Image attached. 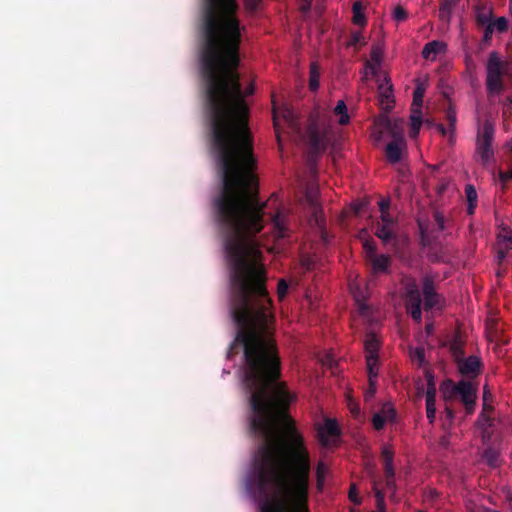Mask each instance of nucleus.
<instances>
[{"instance_id":"052dcab7","label":"nucleus","mask_w":512,"mask_h":512,"mask_svg":"<svg viewBox=\"0 0 512 512\" xmlns=\"http://www.w3.org/2000/svg\"><path fill=\"white\" fill-rule=\"evenodd\" d=\"M477 206V203H468V207H467V213L469 215H473L474 212H475V208Z\"/></svg>"},{"instance_id":"a18cd8bd","label":"nucleus","mask_w":512,"mask_h":512,"mask_svg":"<svg viewBox=\"0 0 512 512\" xmlns=\"http://www.w3.org/2000/svg\"><path fill=\"white\" fill-rule=\"evenodd\" d=\"M459 0H442L440 7L444 8V10H451L456 7Z\"/></svg>"},{"instance_id":"cd10ccee","label":"nucleus","mask_w":512,"mask_h":512,"mask_svg":"<svg viewBox=\"0 0 512 512\" xmlns=\"http://www.w3.org/2000/svg\"><path fill=\"white\" fill-rule=\"evenodd\" d=\"M325 475H326V467L322 462H320L317 465V469H316L317 489L319 491H321L323 489Z\"/></svg>"},{"instance_id":"774afa93","label":"nucleus","mask_w":512,"mask_h":512,"mask_svg":"<svg viewBox=\"0 0 512 512\" xmlns=\"http://www.w3.org/2000/svg\"><path fill=\"white\" fill-rule=\"evenodd\" d=\"M359 211H360V206L355 207V212L359 213Z\"/></svg>"},{"instance_id":"473e14b6","label":"nucleus","mask_w":512,"mask_h":512,"mask_svg":"<svg viewBox=\"0 0 512 512\" xmlns=\"http://www.w3.org/2000/svg\"><path fill=\"white\" fill-rule=\"evenodd\" d=\"M386 423L385 417L381 413H375L372 417V424L374 429L382 430Z\"/></svg>"},{"instance_id":"bf43d9fd","label":"nucleus","mask_w":512,"mask_h":512,"mask_svg":"<svg viewBox=\"0 0 512 512\" xmlns=\"http://www.w3.org/2000/svg\"><path fill=\"white\" fill-rule=\"evenodd\" d=\"M386 486L388 489H395V479L394 477H386Z\"/></svg>"},{"instance_id":"e2e57ef3","label":"nucleus","mask_w":512,"mask_h":512,"mask_svg":"<svg viewBox=\"0 0 512 512\" xmlns=\"http://www.w3.org/2000/svg\"><path fill=\"white\" fill-rule=\"evenodd\" d=\"M367 236H368V232H367L365 229H363V230H361V231L359 232V238L362 240V242H363L365 239H368V238H367Z\"/></svg>"},{"instance_id":"2eb2a0df","label":"nucleus","mask_w":512,"mask_h":512,"mask_svg":"<svg viewBox=\"0 0 512 512\" xmlns=\"http://www.w3.org/2000/svg\"><path fill=\"white\" fill-rule=\"evenodd\" d=\"M476 20L480 25L491 23L493 9L492 6L486 2H480L475 7Z\"/></svg>"},{"instance_id":"39448f33","label":"nucleus","mask_w":512,"mask_h":512,"mask_svg":"<svg viewBox=\"0 0 512 512\" xmlns=\"http://www.w3.org/2000/svg\"><path fill=\"white\" fill-rule=\"evenodd\" d=\"M306 143L312 155L319 154L326 150L328 141L326 131H321L316 121H312L306 130Z\"/></svg>"},{"instance_id":"c756f323","label":"nucleus","mask_w":512,"mask_h":512,"mask_svg":"<svg viewBox=\"0 0 512 512\" xmlns=\"http://www.w3.org/2000/svg\"><path fill=\"white\" fill-rule=\"evenodd\" d=\"M363 248L365 250L366 259L370 258L371 256L377 254L376 253V245L372 238L365 239L363 241Z\"/></svg>"},{"instance_id":"4d7b16f0","label":"nucleus","mask_w":512,"mask_h":512,"mask_svg":"<svg viewBox=\"0 0 512 512\" xmlns=\"http://www.w3.org/2000/svg\"><path fill=\"white\" fill-rule=\"evenodd\" d=\"M351 413L357 417L360 414V407L356 403H349Z\"/></svg>"},{"instance_id":"ea45409f","label":"nucleus","mask_w":512,"mask_h":512,"mask_svg":"<svg viewBox=\"0 0 512 512\" xmlns=\"http://www.w3.org/2000/svg\"><path fill=\"white\" fill-rule=\"evenodd\" d=\"M499 246L505 248L506 250H512V236L511 235H503L499 236Z\"/></svg>"},{"instance_id":"69168bd1","label":"nucleus","mask_w":512,"mask_h":512,"mask_svg":"<svg viewBox=\"0 0 512 512\" xmlns=\"http://www.w3.org/2000/svg\"><path fill=\"white\" fill-rule=\"evenodd\" d=\"M254 92V87L253 86H250L247 88L246 90V95H249V94H252Z\"/></svg>"},{"instance_id":"f257e3e1","label":"nucleus","mask_w":512,"mask_h":512,"mask_svg":"<svg viewBox=\"0 0 512 512\" xmlns=\"http://www.w3.org/2000/svg\"><path fill=\"white\" fill-rule=\"evenodd\" d=\"M402 124L403 121H393L387 116L380 117L376 122L379 128L378 140L382 137L383 133H389L393 138L385 148L386 158L392 164L398 163L401 160L403 147L405 146Z\"/></svg>"},{"instance_id":"e433bc0d","label":"nucleus","mask_w":512,"mask_h":512,"mask_svg":"<svg viewBox=\"0 0 512 512\" xmlns=\"http://www.w3.org/2000/svg\"><path fill=\"white\" fill-rule=\"evenodd\" d=\"M445 423H444V426L446 425H449L451 426L454 419H455V412L453 410V408L448 404V402H446V406H445Z\"/></svg>"},{"instance_id":"338daca9","label":"nucleus","mask_w":512,"mask_h":512,"mask_svg":"<svg viewBox=\"0 0 512 512\" xmlns=\"http://www.w3.org/2000/svg\"><path fill=\"white\" fill-rule=\"evenodd\" d=\"M509 9H510V13L512 14V0H510Z\"/></svg>"},{"instance_id":"a211bd4d","label":"nucleus","mask_w":512,"mask_h":512,"mask_svg":"<svg viewBox=\"0 0 512 512\" xmlns=\"http://www.w3.org/2000/svg\"><path fill=\"white\" fill-rule=\"evenodd\" d=\"M272 222L274 228V237L277 240L284 239L288 236V229L280 214L275 215Z\"/></svg>"},{"instance_id":"72a5a7b5","label":"nucleus","mask_w":512,"mask_h":512,"mask_svg":"<svg viewBox=\"0 0 512 512\" xmlns=\"http://www.w3.org/2000/svg\"><path fill=\"white\" fill-rule=\"evenodd\" d=\"M494 29L502 33L508 29V20L505 17H499L496 21L492 22Z\"/></svg>"},{"instance_id":"603ef678","label":"nucleus","mask_w":512,"mask_h":512,"mask_svg":"<svg viewBox=\"0 0 512 512\" xmlns=\"http://www.w3.org/2000/svg\"><path fill=\"white\" fill-rule=\"evenodd\" d=\"M493 31H494V27H493V24L492 22L491 23H487L486 24V28L484 30V39L487 41L489 39H491V36L493 34Z\"/></svg>"},{"instance_id":"6e6d98bb","label":"nucleus","mask_w":512,"mask_h":512,"mask_svg":"<svg viewBox=\"0 0 512 512\" xmlns=\"http://www.w3.org/2000/svg\"><path fill=\"white\" fill-rule=\"evenodd\" d=\"M261 0H245L248 9L255 10L259 6Z\"/></svg>"},{"instance_id":"f8f14e48","label":"nucleus","mask_w":512,"mask_h":512,"mask_svg":"<svg viewBox=\"0 0 512 512\" xmlns=\"http://www.w3.org/2000/svg\"><path fill=\"white\" fill-rule=\"evenodd\" d=\"M464 345L465 341L460 330H456L448 345L455 361L465 356Z\"/></svg>"},{"instance_id":"b1692460","label":"nucleus","mask_w":512,"mask_h":512,"mask_svg":"<svg viewBox=\"0 0 512 512\" xmlns=\"http://www.w3.org/2000/svg\"><path fill=\"white\" fill-rule=\"evenodd\" d=\"M353 22L357 25H365L366 20L365 16L362 12V6L361 3L356 2L353 4Z\"/></svg>"},{"instance_id":"bb28decb","label":"nucleus","mask_w":512,"mask_h":512,"mask_svg":"<svg viewBox=\"0 0 512 512\" xmlns=\"http://www.w3.org/2000/svg\"><path fill=\"white\" fill-rule=\"evenodd\" d=\"M446 120L448 122L449 132L452 134L455 131L456 128V111L452 106H449L446 111Z\"/></svg>"},{"instance_id":"864d4df0","label":"nucleus","mask_w":512,"mask_h":512,"mask_svg":"<svg viewBox=\"0 0 512 512\" xmlns=\"http://www.w3.org/2000/svg\"><path fill=\"white\" fill-rule=\"evenodd\" d=\"M389 206H390V201L387 200V199H382L379 202V209H380L381 214H384L385 212H388Z\"/></svg>"},{"instance_id":"2f4dec72","label":"nucleus","mask_w":512,"mask_h":512,"mask_svg":"<svg viewBox=\"0 0 512 512\" xmlns=\"http://www.w3.org/2000/svg\"><path fill=\"white\" fill-rule=\"evenodd\" d=\"M465 195L468 203H477V192L473 185L468 184L465 187Z\"/></svg>"},{"instance_id":"9d476101","label":"nucleus","mask_w":512,"mask_h":512,"mask_svg":"<svg viewBox=\"0 0 512 512\" xmlns=\"http://www.w3.org/2000/svg\"><path fill=\"white\" fill-rule=\"evenodd\" d=\"M384 82L385 83H381L378 87L379 103L383 110L389 112L394 105L393 89L389 79L385 78Z\"/></svg>"},{"instance_id":"680f3d73","label":"nucleus","mask_w":512,"mask_h":512,"mask_svg":"<svg viewBox=\"0 0 512 512\" xmlns=\"http://www.w3.org/2000/svg\"><path fill=\"white\" fill-rule=\"evenodd\" d=\"M437 130L442 135H446L447 134V129L445 128V126L443 124H437Z\"/></svg>"},{"instance_id":"aec40b11","label":"nucleus","mask_w":512,"mask_h":512,"mask_svg":"<svg viewBox=\"0 0 512 512\" xmlns=\"http://www.w3.org/2000/svg\"><path fill=\"white\" fill-rule=\"evenodd\" d=\"M320 85V70L316 63L310 66L309 88L311 91H316Z\"/></svg>"},{"instance_id":"f03ea898","label":"nucleus","mask_w":512,"mask_h":512,"mask_svg":"<svg viewBox=\"0 0 512 512\" xmlns=\"http://www.w3.org/2000/svg\"><path fill=\"white\" fill-rule=\"evenodd\" d=\"M440 391L446 402L455 399L461 400L467 415H472L476 407V389L473 384L466 380H460L458 383L451 379H446L440 386Z\"/></svg>"},{"instance_id":"1a4fd4ad","label":"nucleus","mask_w":512,"mask_h":512,"mask_svg":"<svg viewBox=\"0 0 512 512\" xmlns=\"http://www.w3.org/2000/svg\"><path fill=\"white\" fill-rule=\"evenodd\" d=\"M459 372L467 377H476L480 373L482 363L476 356H469L468 358H461L455 361Z\"/></svg>"},{"instance_id":"f3484780","label":"nucleus","mask_w":512,"mask_h":512,"mask_svg":"<svg viewBox=\"0 0 512 512\" xmlns=\"http://www.w3.org/2000/svg\"><path fill=\"white\" fill-rule=\"evenodd\" d=\"M375 235L382 240L384 244H388L391 241L396 240V235L392 231V227L380 225V223H377L376 225Z\"/></svg>"},{"instance_id":"c03bdc74","label":"nucleus","mask_w":512,"mask_h":512,"mask_svg":"<svg viewBox=\"0 0 512 512\" xmlns=\"http://www.w3.org/2000/svg\"><path fill=\"white\" fill-rule=\"evenodd\" d=\"M364 44V37L360 32H355L351 36L350 45L357 46Z\"/></svg>"},{"instance_id":"de8ad7c7","label":"nucleus","mask_w":512,"mask_h":512,"mask_svg":"<svg viewBox=\"0 0 512 512\" xmlns=\"http://www.w3.org/2000/svg\"><path fill=\"white\" fill-rule=\"evenodd\" d=\"M381 221L382 223H380V225H387L389 227H392L394 225L393 217L389 214V212L381 214Z\"/></svg>"},{"instance_id":"5fc2aeb1","label":"nucleus","mask_w":512,"mask_h":512,"mask_svg":"<svg viewBox=\"0 0 512 512\" xmlns=\"http://www.w3.org/2000/svg\"><path fill=\"white\" fill-rule=\"evenodd\" d=\"M499 179L503 183L511 180L512 179V169L507 172H500Z\"/></svg>"},{"instance_id":"ddd939ff","label":"nucleus","mask_w":512,"mask_h":512,"mask_svg":"<svg viewBox=\"0 0 512 512\" xmlns=\"http://www.w3.org/2000/svg\"><path fill=\"white\" fill-rule=\"evenodd\" d=\"M340 435V428L336 420L326 419L324 425L319 430L320 441L323 445L328 444V436L336 437Z\"/></svg>"},{"instance_id":"8fccbe9b","label":"nucleus","mask_w":512,"mask_h":512,"mask_svg":"<svg viewBox=\"0 0 512 512\" xmlns=\"http://www.w3.org/2000/svg\"><path fill=\"white\" fill-rule=\"evenodd\" d=\"M384 473H385V477H394L395 476L393 463L384 464Z\"/></svg>"},{"instance_id":"3c124183","label":"nucleus","mask_w":512,"mask_h":512,"mask_svg":"<svg viewBox=\"0 0 512 512\" xmlns=\"http://www.w3.org/2000/svg\"><path fill=\"white\" fill-rule=\"evenodd\" d=\"M508 251L509 250H506L505 248L499 246L497 251V260L499 264H501L502 261L506 258Z\"/></svg>"},{"instance_id":"393cba45","label":"nucleus","mask_w":512,"mask_h":512,"mask_svg":"<svg viewBox=\"0 0 512 512\" xmlns=\"http://www.w3.org/2000/svg\"><path fill=\"white\" fill-rule=\"evenodd\" d=\"M425 398L426 404H436V388L432 377L428 380Z\"/></svg>"},{"instance_id":"4be33fe9","label":"nucleus","mask_w":512,"mask_h":512,"mask_svg":"<svg viewBox=\"0 0 512 512\" xmlns=\"http://www.w3.org/2000/svg\"><path fill=\"white\" fill-rule=\"evenodd\" d=\"M381 62V51L377 47H373L370 53V60L367 61V68L371 69L372 73L376 72V69L379 67Z\"/></svg>"},{"instance_id":"20e7f679","label":"nucleus","mask_w":512,"mask_h":512,"mask_svg":"<svg viewBox=\"0 0 512 512\" xmlns=\"http://www.w3.org/2000/svg\"><path fill=\"white\" fill-rule=\"evenodd\" d=\"M486 90L489 95L499 94L504 89V63L496 52L489 54L487 62Z\"/></svg>"},{"instance_id":"412c9836","label":"nucleus","mask_w":512,"mask_h":512,"mask_svg":"<svg viewBox=\"0 0 512 512\" xmlns=\"http://www.w3.org/2000/svg\"><path fill=\"white\" fill-rule=\"evenodd\" d=\"M411 137H416L420 131L422 125V116L421 110L415 109L413 110V114L411 115Z\"/></svg>"},{"instance_id":"a878e982","label":"nucleus","mask_w":512,"mask_h":512,"mask_svg":"<svg viewBox=\"0 0 512 512\" xmlns=\"http://www.w3.org/2000/svg\"><path fill=\"white\" fill-rule=\"evenodd\" d=\"M379 413L385 417L386 422H393L396 418V411L391 403H384Z\"/></svg>"},{"instance_id":"9b49d317","label":"nucleus","mask_w":512,"mask_h":512,"mask_svg":"<svg viewBox=\"0 0 512 512\" xmlns=\"http://www.w3.org/2000/svg\"><path fill=\"white\" fill-rule=\"evenodd\" d=\"M370 263L373 273H387L391 265V257L389 255H373L367 259Z\"/></svg>"},{"instance_id":"0e129e2a","label":"nucleus","mask_w":512,"mask_h":512,"mask_svg":"<svg viewBox=\"0 0 512 512\" xmlns=\"http://www.w3.org/2000/svg\"><path fill=\"white\" fill-rule=\"evenodd\" d=\"M503 104L505 107L512 106V95L507 96Z\"/></svg>"},{"instance_id":"6ab92c4d","label":"nucleus","mask_w":512,"mask_h":512,"mask_svg":"<svg viewBox=\"0 0 512 512\" xmlns=\"http://www.w3.org/2000/svg\"><path fill=\"white\" fill-rule=\"evenodd\" d=\"M334 114L339 115V124L346 125L350 121L347 106L343 100H339L334 108Z\"/></svg>"},{"instance_id":"c9c22d12","label":"nucleus","mask_w":512,"mask_h":512,"mask_svg":"<svg viewBox=\"0 0 512 512\" xmlns=\"http://www.w3.org/2000/svg\"><path fill=\"white\" fill-rule=\"evenodd\" d=\"M434 220H435V223H436V226H437V230L438 231H444L446 230V221H445V217L444 215L439 212V211H436L434 213Z\"/></svg>"},{"instance_id":"c85d7f7f","label":"nucleus","mask_w":512,"mask_h":512,"mask_svg":"<svg viewBox=\"0 0 512 512\" xmlns=\"http://www.w3.org/2000/svg\"><path fill=\"white\" fill-rule=\"evenodd\" d=\"M424 92H425V90L421 86H417L413 92V104L412 105L416 106L417 109H419V110L423 104Z\"/></svg>"},{"instance_id":"37998d69","label":"nucleus","mask_w":512,"mask_h":512,"mask_svg":"<svg viewBox=\"0 0 512 512\" xmlns=\"http://www.w3.org/2000/svg\"><path fill=\"white\" fill-rule=\"evenodd\" d=\"M426 415L430 423H433L436 417V404H426Z\"/></svg>"},{"instance_id":"58836bf2","label":"nucleus","mask_w":512,"mask_h":512,"mask_svg":"<svg viewBox=\"0 0 512 512\" xmlns=\"http://www.w3.org/2000/svg\"><path fill=\"white\" fill-rule=\"evenodd\" d=\"M393 17L398 22L404 21L407 18V12L402 6H396L393 11Z\"/></svg>"},{"instance_id":"7ed1b4c3","label":"nucleus","mask_w":512,"mask_h":512,"mask_svg":"<svg viewBox=\"0 0 512 512\" xmlns=\"http://www.w3.org/2000/svg\"><path fill=\"white\" fill-rule=\"evenodd\" d=\"M494 135V124L489 119H485L478 128L476 139V154L483 166H487L494 157V149L492 147Z\"/></svg>"},{"instance_id":"49530a36","label":"nucleus","mask_w":512,"mask_h":512,"mask_svg":"<svg viewBox=\"0 0 512 512\" xmlns=\"http://www.w3.org/2000/svg\"><path fill=\"white\" fill-rule=\"evenodd\" d=\"M381 457L384 464L393 463V453L389 449H383Z\"/></svg>"},{"instance_id":"13d9d810","label":"nucleus","mask_w":512,"mask_h":512,"mask_svg":"<svg viewBox=\"0 0 512 512\" xmlns=\"http://www.w3.org/2000/svg\"><path fill=\"white\" fill-rule=\"evenodd\" d=\"M486 391L484 392V403H483V408H482V411L481 412H486L488 414V412L492 411L493 410V407L489 404L486 403Z\"/></svg>"},{"instance_id":"f704fd0d","label":"nucleus","mask_w":512,"mask_h":512,"mask_svg":"<svg viewBox=\"0 0 512 512\" xmlns=\"http://www.w3.org/2000/svg\"><path fill=\"white\" fill-rule=\"evenodd\" d=\"M377 377V370H373V374H372V383H371V379L369 378V384H370V387L369 389L365 392V400L368 401L369 399H371L375 392H376V388H375V378Z\"/></svg>"},{"instance_id":"7c9ffc66","label":"nucleus","mask_w":512,"mask_h":512,"mask_svg":"<svg viewBox=\"0 0 512 512\" xmlns=\"http://www.w3.org/2000/svg\"><path fill=\"white\" fill-rule=\"evenodd\" d=\"M376 507L378 512H386L385 510V494L381 490L375 491Z\"/></svg>"},{"instance_id":"79ce46f5","label":"nucleus","mask_w":512,"mask_h":512,"mask_svg":"<svg viewBox=\"0 0 512 512\" xmlns=\"http://www.w3.org/2000/svg\"><path fill=\"white\" fill-rule=\"evenodd\" d=\"M419 229H420L421 243L424 246L425 245H429L431 243V239H430V236L427 233L426 228L424 227V225L422 223H419Z\"/></svg>"},{"instance_id":"dca6fc26","label":"nucleus","mask_w":512,"mask_h":512,"mask_svg":"<svg viewBox=\"0 0 512 512\" xmlns=\"http://www.w3.org/2000/svg\"><path fill=\"white\" fill-rule=\"evenodd\" d=\"M306 200L312 212V215L315 219V222L318 226L322 225V208L317 201V197L312 190H308L306 192Z\"/></svg>"},{"instance_id":"6e6552de","label":"nucleus","mask_w":512,"mask_h":512,"mask_svg":"<svg viewBox=\"0 0 512 512\" xmlns=\"http://www.w3.org/2000/svg\"><path fill=\"white\" fill-rule=\"evenodd\" d=\"M422 295L424 310H431L438 305L440 295L436 292L434 280L430 276H425L422 279Z\"/></svg>"},{"instance_id":"a19ab883","label":"nucleus","mask_w":512,"mask_h":512,"mask_svg":"<svg viewBox=\"0 0 512 512\" xmlns=\"http://www.w3.org/2000/svg\"><path fill=\"white\" fill-rule=\"evenodd\" d=\"M349 499L351 502H353L356 505H359L361 503V499L358 496V490L355 484H352L349 489Z\"/></svg>"},{"instance_id":"0eeeda50","label":"nucleus","mask_w":512,"mask_h":512,"mask_svg":"<svg viewBox=\"0 0 512 512\" xmlns=\"http://www.w3.org/2000/svg\"><path fill=\"white\" fill-rule=\"evenodd\" d=\"M364 347L366 352V363L368 372L370 373V379L372 380L373 370L377 365L379 341L375 333L369 332L366 334Z\"/></svg>"},{"instance_id":"423d86ee","label":"nucleus","mask_w":512,"mask_h":512,"mask_svg":"<svg viewBox=\"0 0 512 512\" xmlns=\"http://www.w3.org/2000/svg\"><path fill=\"white\" fill-rule=\"evenodd\" d=\"M406 308L414 321H422V298L421 292L415 283L407 286L405 294Z\"/></svg>"},{"instance_id":"09e8293b","label":"nucleus","mask_w":512,"mask_h":512,"mask_svg":"<svg viewBox=\"0 0 512 512\" xmlns=\"http://www.w3.org/2000/svg\"><path fill=\"white\" fill-rule=\"evenodd\" d=\"M452 11L444 10V8L440 7L439 9V19L445 22H449L451 18Z\"/></svg>"},{"instance_id":"4468645a","label":"nucleus","mask_w":512,"mask_h":512,"mask_svg":"<svg viewBox=\"0 0 512 512\" xmlns=\"http://www.w3.org/2000/svg\"><path fill=\"white\" fill-rule=\"evenodd\" d=\"M446 47V44L442 41H430L427 44H425L422 50V56L427 60H434L437 55L446 51Z\"/></svg>"},{"instance_id":"5701e85b","label":"nucleus","mask_w":512,"mask_h":512,"mask_svg":"<svg viewBox=\"0 0 512 512\" xmlns=\"http://www.w3.org/2000/svg\"><path fill=\"white\" fill-rule=\"evenodd\" d=\"M476 425L482 430L483 434L493 425V420L486 412H481L478 415Z\"/></svg>"},{"instance_id":"4c0bfd02","label":"nucleus","mask_w":512,"mask_h":512,"mask_svg":"<svg viewBox=\"0 0 512 512\" xmlns=\"http://www.w3.org/2000/svg\"><path fill=\"white\" fill-rule=\"evenodd\" d=\"M289 285L284 279H280L277 286V294L280 300H282L287 292H288Z\"/></svg>"}]
</instances>
